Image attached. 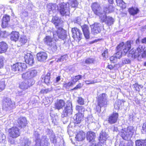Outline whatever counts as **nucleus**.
Returning a JSON list of instances; mask_svg holds the SVG:
<instances>
[{
  "label": "nucleus",
  "mask_w": 146,
  "mask_h": 146,
  "mask_svg": "<svg viewBox=\"0 0 146 146\" xmlns=\"http://www.w3.org/2000/svg\"><path fill=\"white\" fill-rule=\"evenodd\" d=\"M133 41H128L124 43L122 42L117 47V51L114 54L115 58H120L122 56H125L131 48Z\"/></svg>",
  "instance_id": "nucleus-1"
},
{
  "label": "nucleus",
  "mask_w": 146,
  "mask_h": 146,
  "mask_svg": "<svg viewBox=\"0 0 146 146\" xmlns=\"http://www.w3.org/2000/svg\"><path fill=\"white\" fill-rule=\"evenodd\" d=\"M102 22H105L108 25H111L113 24V19L111 17H106L105 13H103L100 18Z\"/></svg>",
  "instance_id": "nucleus-17"
},
{
  "label": "nucleus",
  "mask_w": 146,
  "mask_h": 146,
  "mask_svg": "<svg viewBox=\"0 0 146 146\" xmlns=\"http://www.w3.org/2000/svg\"><path fill=\"white\" fill-rule=\"evenodd\" d=\"M50 74L49 73H47L46 75L44 77V82L46 84L48 85L50 83Z\"/></svg>",
  "instance_id": "nucleus-43"
},
{
  "label": "nucleus",
  "mask_w": 146,
  "mask_h": 146,
  "mask_svg": "<svg viewBox=\"0 0 146 146\" xmlns=\"http://www.w3.org/2000/svg\"><path fill=\"white\" fill-rule=\"evenodd\" d=\"M36 56L38 61L44 62L47 59L48 55L46 52H41L37 54Z\"/></svg>",
  "instance_id": "nucleus-22"
},
{
  "label": "nucleus",
  "mask_w": 146,
  "mask_h": 146,
  "mask_svg": "<svg viewBox=\"0 0 146 146\" xmlns=\"http://www.w3.org/2000/svg\"><path fill=\"white\" fill-rule=\"evenodd\" d=\"M4 58L3 57L1 56H0V68H1L3 66V61Z\"/></svg>",
  "instance_id": "nucleus-57"
},
{
  "label": "nucleus",
  "mask_w": 146,
  "mask_h": 146,
  "mask_svg": "<svg viewBox=\"0 0 146 146\" xmlns=\"http://www.w3.org/2000/svg\"><path fill=\"white\" fill-rule=\"evenodd\" d=\"M128 56L134 58L138 57L146 58V49H143L142 46H139L136 50L132 49L130 50Z\"/></svg>",
  "instance_id": "nucleus-3"
},
{
  "label": "nucleus",
  "mask_w": 146,
  "mask_h": 146,
  "mask_svg": "<svg viewBox=\"0 0 146 146\" xmlns=\"http://www.w3.org/2000/svg\"><path fill=\"white\" fill-rule=\"evenodd\" d=\"M20 17L23 21H26L28 20L29 18L28 13L27 11H24L21 13Z\"/></svg>",
  "instance_id": "nucleus-31"
},
{
  "label": "nucleus",
  "mask_w": 146,
  "mask_h": 146,
  "mask_svg": "<svg viewBox=\"0 0 146 146\" xmlns=\"http://www.w3.org/2000/svg\"><path fill=\"white\" fill-rule=\"evenodd\" d=\"M96 134L94 132L89 131L87 133L86 138L87 140L94 145L95 143V139L96 138Z\"/></svg>",
  "instance_id": "nucleus-20"
},
{
  "label": "nucleus",
  "mask_w": 146,
  "mask_h": 146,
  "mask_svg": "<svg viewBox=\"0 0 146 146\" xmlns=\"http://www.w3.org/2000/svg\"><path fill=\"white\" fill-rule=\"evenodd\" d=\"M122 102L120 100H117L114 104V108L115 109L119 110L122 106Z\"/></svg>",
  "instance_id": "nucleus-39"
},
{
  "label": "nucleus",
  "mask_w": 146,
  "mask_h": 146,
  "mask_svg": "<svg viewBox=\"0 0 146 146\" xmlns=\"http://www.w3.org/2000/svg\"><path fill=\"white\" fill-rule=\"evenodd\" d=\"M83 114L82 113H77L74 117L75 122L77 123H80L83 118Z\"/></svg>",
  "instance_id": "nucleus-29"
},
{
  "label": "nucleus",
  "mask_w": 146,
  "mask_h": 146,
  "mask_svg": "<svg viewBox=\"0 0 146 146\" xmlns=\"http://www.w3.org/2000/svg\"><path fill=\"white\" fill-rule=\"evenodd\" d=\"M68 58V56L67 55H64L61 56V57L58 59L56 61L58 62H63L65 61Z\"/></svg>",
  "instance_id": "nucleus-47"
},
{
  "label": "nucleus",
  "mask_w": 146,
  "mask_h": 146,
  "mask_svg": "<svg viewBox=\"0 0 146 146\" xmlns=\"http://www.w3.org/2000/svg\"><path fill=\"white\" fill-rule=\"evenodd\" d=\"M85 135L84 133L82 131H80L76 135L75 138L78 141H81L85 138Z\"/></svg>",
  "instance_id": "nucleus-30"
},
{
  "label": "nucleus",
  "mask_w": 146,
  "mask_h": 146,
  "mask_svg": "<svg viewBox=\"0 0 146 146\" xmlns=\"http://www.w3.org/2000/svg\"><path fill=\"white\" fill-rule=\"evenodd\" d=\"M107 135L105 132H102L100 135V138L99 139V141L102 143H104L107 139Z\"/></svg>",
  "instance_id": "nucleus-35"
},
{
  "label": "nucleus",
  "mask_w": 146,
  "mask_h": 146,
  "mask_svg": "<svg viewBox=\"0 0 146 146\" xmlns=\"http://www.w3.org/2000/svg\"><path fill=\"white\" fill-rule=\"evenodd\" d=\"M50 137V140L52 143H54L56 142V140L54 134H52Z\"/></svg>",
  "instance_id": "nucleus-52"
},
{
  "label": "nucleus",
  "mask_w": 146,
  "mask_h": 146,
  "mask_svg": "<svg viewBox=\"0 0 146 146\" xmlns=\"http://www.w3.org/2000/svg\"><path fill=\"white\" fill-rule=\"evenodd\" d=\"M92 33L94 34L100 33L101 30L102 26L99 23H95L91 25Z\"/></svg>",
  "instance_id": "nucleus-19"
},
{
  "label": "nucleus",
  "mask_w": 146,
  "mask_h": 146,
  "mask_svg": "<svg viewBox=\"0 0 146 146\" xmlns=\"http://www.w3.org/2000/svg\"><path fill=\"white\" fill-rule=\"evenodd\" d=\"M81 19L80 17H78L76 18L74 20L75 23L80 25L81 24Z\"/></svg>",
  "instance_id": "nucleus-56"
},
{
  "label": "nucleus",
  "mask_w": 146,
  "mask_h": 146,
  "mask_svg": "<svg viewBox=\"0 0 146 146\" xmlns=\"http://www.w3.org/2000/svg\"><path fill=\"white\" fill-rule=\"evenodd\" d=\"M35 135L36 139L35 146H49V143L48 141V139L47 138V137H43L40 140L39 139V135L37 132H35Z\"/></svg>",
  "instance_id": "nucleus-7"
},
{
  "label": "nucleus",
  "mask_w": 146,
  "mask_h": 146,
  "mask_svg": "<svg viewBox=\"0 0 146 146\" xmlns=\"http://www.w3.org/2000/svg\"><path fill=\"white\" fill-rule=\"evenodd\" d=\"M76 110L78 111V113H82L83 114L85 111V109L83 106H77L76 108Z\"/></svg>",
  "instance_id": "nucleus-44"
},
{
  "label": "nucleus",
  "mask_w": 146,
  "mask_h": 146,
  "mask_svg": "<svg viewBox=\"0 0 146 146\" xmlns=\"http://www.w3.org/2000/svg\"><path fill=\"white\" fill-rule=\"evenodd\" d=\"M65 105V102L63 100H57L55 103V108L58 110H59L63 107Z\"/></svg>",
  "instance_id": "nucleus-26"
},
{
  "label": "nucleus",
  "mask_w": 146,
  "mask_h": 146,
  "mask_svg": "<svg viewBox=\"0 0 146 146\" xmlns=\"http://www.w3.org/2000/svg\"><path fill=\"white\" fill-rule=\"evenodd\" d=\"M114 10V7L111 5H110L108 7H106L104 9V12L106 13H109L113 11Z\"/></svg>",
  "instance_id": "nucleus-40"
},
{
  "label": "nucleus",
  "mask_w": 146,
  "mask_h": 146,
  "mask_svg": "<svg viewBox=\"0 0 146 146\" xmlns=\"http://www.w3.org/2000/svg\"><path fill=\"white\" fill-rule=\"evenodd\" d=\"M5 86V82L4 81H0V92L4 90Z\"/></svg>",
  "instance_id": "nucleus-50"
},
{
  "label": "nucleus",
  "mask_w": 146,
  "mask_h": 146,
  "mask_svg": "<svg viewBox=\"0 0 146 146\" xmlns=\"http://www.w3.org/2000/svg\"><path fill=\"white\" fill-rule=\"evenodd\" d=\"M118 115L117 113H113L109 116L108 121L109 123L112 124L116 123L118 117Z\"/></svg>",
  "instance_id": "nucleus-23"
},
{
  "label": "nucleus",
  "mask_w": 146,
  "mask_h": 146,
  "mask_svg": "<svg viewBox=\"0 0 146 146\" xmlns=\"http://www.w3.org/2000/svg\"><path fill=\"white\" fill-rule=\"evenodd\" d=\"M70 4L62 3L59 4L58 6V9L59 11L60 14L62 16L68 15L70 13V6L72 7H76L78 6V3L76 0L70 1Z\"/></svg>",
  "instance_id": "nucleus-2"
},
{
  "label": "nucleus",
  "mask_w": 146,
  "mask_h": 146,
  "mask_svg": "<svg viewBox=\"0 0 146 146\" xmlns=\"http://www.w3.org/2000/svg\"><path fill=\"white\" fill-rule=\"evenodd\" d=\"M54 39L56 40L58 38L64 40L66 38V32L61 27H58L56 29L51 32Z\"/></svg>",
  "instance_id": "nucleus-6"
},
{
  "label": "nucleus",
  "mask_w": 146,
  "mask_h": 146,
  "mask_svg": "<svg viewBox=\"0 0 146 146\" xmlns=\"http://www.w3.org/2000/svg\"><path fill=\"white\" fill-rule=\"evenodd\" d=\"M19 36V33L17 32H12L11 36V40L15 41H17L18 39Z\"/></svg>",
  "instance_id": "nucleus-34"
},
{
  "label": "nucleus",
  "mask_w": 146,
  "mask_h": 146,
  "mask_svg": "<svg viewBox=\"0 0 146 146\" xmlns=\"http://www.w3.org/2000/svg\"><path fill=\"white\" fill-rule=\"evenodd\" d=\"M75 84L73 82L72 80L71 81H70L69 82L66 83L64 84V87H69L74 84Z\"/></svg>",
  "instance_id": "nucleus-54"
},
{
  "label": "nucleus",
  "mask_w": 146,
  "mask_h": 146,
  "mask_svg": "<svg viewBox=\"0 0 146 146\" xmlns=\"http://www.w3.org/2000/svg\"><path fill=\"white\" fill-rule=\"evenodd\" d=\"M82 77V75H78L72 78V81L73 83L75 84V83L79 79Z\"/></svg>",
  "instance_id": "nucleus-45"
},
{
  "label": "nucleus",
  "mask_w": 146,
  "mask_h": 146,
  "mask_svg": "<svg viewBox=\"0 0 146 146\" xmlns=\"http://www.w3.org/2000/svg\"><path fill=\"white\" fill-rule=\"evenodd\" d=\"M27 68V66L25 64L17 62L13 64L11 66L12 70L17 73L22 72Z\"/></svg>",
  "instance_id": "nucleus-8"
},
{
  "label": "nucleus",
  "mask_w": 146,
  "mask_h": 146,
  "mask_svg": "<svg viewBox=\"0 0 146 146\" xmlns=\"http://www.w3.org/2000/svg\"><path fill=\"white\" fill-rule=\"evenodd\" d=\"M34 83L35 81L33 80H26L19 84V88L25 90L31 86Z\"/></svg>",
  "instance_id": "nucleus-10"
},
{
  "label": "nucleus",
  "mask_w": 146,
  "mask_h": 146,
  "mask_svg": "<svg viewBox=\"0 0 146 146\" xmlns=\"http://www.w3.org/2000/svg\"><path fill=\"white\" fill-rule=\"evenodd\" d=\"M134 131L133 127L130 126L123 129L119 132V134L124 139L127 140L131 137Z\"/></svg>",
  "instance_id": "nucleus-4"
},
{
  "label": "nucleus",
  "mask_w": 146,
  "mask_h": 146,
  "mask_svg": "<svg viewBox=\"0 0 146 146\" xmlns=\"http://www.w3.org/2000/svg\"><path fill=\"white\" fill-rule=\"evenodd\" d=\"M92 9L94 12V13L96 15L99 16L100 18V16H102L103 13L101 11V8L100 5L96 3H94L92 5Z\"/></svg>",
  "instance_id": "nucleus-12"
},
{
  "label": "nucleus",
  "mask_w": 146,
  "mask_h": 146,
  "mask_svg": "<svg viewBox=\"0 0 146 146\" xmlns=\"http://www.w3.org/2000/svg\"><path fill=\"white\" fill-rule=\"evenodd\" d=\"M29 73L30 80H33L32 78L36 76L37 74V72L36 70H32L28 71Z\"/></svg>",
  "instance_id": "nucleus-42"
},
{
  "label": "nucleus",
  "mask_w": 146,
  "mask_h": 146,
  "mask_svg": "<svg viewBox=\"0 0 146 146\" xmlns=\"http://www.w3.org/2000/svg\"><path fill=\"white\" fill-rule=\"evenodd\" d=\"M43 102L45 105H47L48 104L50 103L51 101L49 98H45V99L44 100H43Z\"/></svg>",
  "instance_id": "nucleus-59"
},
{
  "label": "nucleus",
  "mask_w": 146,
  "mask_h": 146,
  "mask_svg": "<svg viewBox=\"0 0 146 146\" xmlns=\"http://www.w3.org/2000/svg\"><path fill=\"white\" fill-rule=\"evenodd\" d=\"M10 19V17L7 15H5L3 17L1 24V26L3 28H5L7 26Z\"/></svg>",
  "instance_id": "nucleus-24"
},
{
  "label": "nucleus",
  "mask_w": 146,
  "mask_h": 146,
  "mask_svg": "<svg viewBox=\"0 0 146 146\" xmlns=\"http://www.w3.org/2000/svg\"><path fill=\"white\" fill-rule=\"evenodd\" d=\"M18 124L17 125L19 127H23L25 126L27 121L26 118L24 117H21L17 120Z\"/></svg>",
  "instance_id": "nucleus-27"
},
{
  "label": "nucleus",
  "mask_w": 146,
  "mask_h": 146,
  "mask_svg": "<svg viewBox=\"0 0 146 146\" xmlns=\"http://www.w3.org/2000/svg\"><path fill=\"white\" fill-rule=\"evenodd\" d=\"M25 93V91L23 90L22 91H19L16 94L17 95L20 96H23Z\"/></svg>",
  "instance_id": "nucleus-61"
},
{
  "label": "nucleus",
  "mask_w": 146,
  "mask_h": 146,
  "mask_svg": "<svg viewBox=\"0 0 146 146\" xmlns=\"http://www.w3.org/2000/svg\"><path fill=\"white\" fill-rule=\"evenodd\" d=\"M31 141L28 138H24L21 142V146H31Z\"/></svg>",
  "instance_id": "nucleus-32"
},
{
  "label": "nucleus",
  "mask_w": 146,
  "mask_h": 146,
  "mask_svg": "<svg viewBox=\"0 0 146 146\" xmlns=\"http://www.w3.org/2000/svg\"><path fill=\"white\" fill-rule=\"evenodd\" d=\"M44 41L45 43L51 47V48L54 52L56 51L57 47L55 43L53 42L52 39L49 36H46L44 39Z\"/></svg>",
  "instance_id": "nucleus-11"
},
{
  "label": "nucleus",
  "mask_w": 146,
  "mask_h": 146,
  "mask_svg": "<svg viewBox=\"0 0 146 146\" xmlns=\"http://www.w3.org/2000/svg\"><path fill=\"white\" fill-rule=\"evenodd\" d=\"M54 39L56 40L58 38L64 40L66 38V32L61 27H58L56 29L51 32Z\"/></svg>",
  "instance_id": "nucleus-5"
},
{
  "label": "nucleus",
  "mask_w": 146,
  "mask_h": 146,
  "mask_svg": "<svg viewBox=\"0 0 146 146\" xmlns=\"http://www.w3.org/2000/svg\"><path fill=\"white\" fill-rule=\"evenodd\" d=\"M67 103L66 106L63 110V114L65 117L72 114L73 112L71 102L70 101L68 100L67 101Z\"/></svg>",
  "instance_id": "nucleus-15"
},
{
  "label": "nucleus",
  "mask_w": 146,
  "mask_h": 146,
  "mask_svg": "<svg viewBox=\"0 0 146 146\" xmlns=\"http://www.w3.org/2000/svg\"><path fill=\"white\" fill-rule=\"evenodd\" d=\"M57 6L55 4L49 3L47 5V7L48 11L49 14H52L56 11V8Z\"/></svg>",
  "instance_id": "nucleus-25"
},
{
  "label": "nucleus",
  "mask_w": 146,
  "mask_h": 146,
  "mask_svg": "<svg viewBox=\"0 0 146 146\" xmlns=\"http://www.w3.org/2000/svg\"><path fill=\"white\" fill-rule=\"evenodd\" d=\"M141 132L143 133L146 132V122H144L143 124Z\"/></svg>",
  "instance_id": "nucleus-58"
},
{
  "label": "nucleus",
  "mask_w": 146,
  "mask_h": 146,
  "mask_svg": "<svg viewBox=\"0 0 146 146\" xmlns=\"http://www.w3.org/2000/svg\"><path fill=\"white\" fill-rule=\"evenodd\" d=\"M77 102L78 104L80 105H83L84 104V100L83 98L81 97L78 98Z\"/></svg>",
  "instance_id": "nucleus-53"
},
{
  "label": "nucleus",
  "mask_w": 146,
  "mask_h": 146,
  "mask_svg": "<svg viewBox=\"0 0 146 146\" xmlns=\"http://www.w3.org/2000/svg\"><path fill=\"white\" fill-rule=\"evenodd\" d=\"M136 146H146V139L137 140L135 141Z\"/></svg>",
  "instance_id": "nucleus-37"
},
{
  "label": "nucleus",
  "mask_w": 146,
  "mask_h": 146,
  "mask_svg": "<svg viewBox=\"0 0 146 146\" xmlns=\"http://www.w3.org/2000/svg\"><path fill=\"white\" fill-rule=\"evenodd\" d=\"M117 5L122 8H125L126 7V4L122 0H116Z\"/></svg>",
  "instance_id": "nucleus-38"
},
{
  "label": "nucleus",
  "mask_w": 146,
  "mask_h": 146,
  "mask_svg": "<svg viewBox=\"0 0 146 146\" xmlns=\"http://www.w3.org/2000/svg\"><path fill=\"white\" fill-rule=\"evenodd\" d=\"M81 27L85 38L86 40L89 39L90 38V34L89 27L86 24L83 25Z\"/></svg>",
  "instance_id": "nucleus-21"
},
{
  "label": "nucleus",
  "mask_w": 146,
  "mask_h": 146,
  "mask_svg": "<svg viewBox=\"0 0 146 146\" xmlns=\"http://www.w3.org/2000/svg\"><path fill=\"white\" fill-rule=\"evenodd\" d=\"M139 10V9L137 7H132L129 8V13L131 15H134L137 14Z\"/></svg>",
  "instance_id": "nucleus-33"
},
{
  "label": "nucleus",
  "mask_w": 146,
  "mask_h": 146,
  "mask_svg": "<svg viewBox=\"0 0 146 146\" xmlns=\"http://www.w3.org/2000/svg\"><path fill=\"white\" fill-rule=\"evenodd\" d=\"M8 48V45L5 42H0V53L5 52Z\"/></svg>",
  "instance_id": "nucleus-28"
},
{
  "label": "nucleus",
  "mask_w": 146,
  "mask_h": 146,
  "mask_svg": "<svg viewBox=\"0 0 146 146\" xmlns=\"http://www.w3.org/2000/svg\"><path fill=\"white\" fill-rule=\"evenodd\" d=\"M24 58L25 62L30 65H32L34 62V58L33 55L29 52H25Z\"/></svg>",
  "instance_id": "nucleus-16"
},
{
  "label": "nucleus",
  "mask_w": 146,
  "mask_h": 146,
  "mask_svg": "<svg viewBox=\"0 0 146 146\" xmlns=\"http://www.w3.org/2000/svg\"><path fill=\"white\" fill-rule=\"evenodd\" d=\"M29 73H28V71L26 72H25L22 75V77L23 78L25 79H27L28 80H30V77Z\"/></svg>",
  "instance_id": "nucleus-51"
},
{
  "label": "nucleus",
  "mask_w": 146,
  "mask_h": 146,
  "mask_svg": "<svg viewBox=\"0 0 146 146\" xmlns=\"http://www.w3.org/2000/svg\"><path fill=\"white\" fill-rule=\"evenodd\" d=\"M52 21L56 26V28L58 27V26L61 22L60 19L56 16L52 18Z\"/></svg>",
  "instance_id": "nucleus-36"
},
{
  "label": "nucleus",
  "mask_w": 146,
  "mask_h": 146,
  "mask_svg": "<svg viewBox=\"0 0 146 146\" xmlns=\"http://www.w3.org/2000/svg\"><path fill=\"white\" fill-rule=\"evenodd\" d=\"M27 39L25 36H21L19 40V42L21 45H22L25 44L27 42Z\"/></svg>",
  "instance_id": "nucleus-41"
},
{
  "label": "nucleus",
  "mask_w": 146,
  "mask_h": 146,
  "mask_svg": "<svg viewBox=\"0 0 146 146\" xmlns=\"http://www.w3.org/2000/svg\"><path fill=\"white\" fill-rule=\"evenodd\" d=\"M94 61L95 60L93 58H89L86 60L85 63L87 64H90L93 63Z\"/></svg>",
  "instance_id": "nucleus-49"
},
{
  "label": "nucleus",
  "mask_w": 146,
  "mask_h": 146,
  "mask_svg": "<svg viewBox=\"0 0 146 146\" xmlns=\"http://www.w3.org/2000/svg\"><path fill=\"white\" fill-rule=\"evenodd\" d=\"M50 91V90L48 89H42L40 91V93L43 94H46Z\"/></svg>",
  "instance_id": "nucleus-55"
},
{
  "label": "nucleus",
  "mask_w": 146,
  "mask_h": 146,
  "mask_svg": "<svg viewBox=\"0 0 146 146\" xmlns=\"http://www.w3.org/2000/svg\"><path fill=\"white\" fill-rule=\"evenodd\" d=\"M130 62V60L128 58H125L122 61L123 64H127L129 63Z\"/></svg>",
  "instance_id": "nucleus-62"
},
{
  "label": "nucleus",
  "mask_w": 146,
  "mask_h": 146,
  "mask_svg": "<svg viewBox=\"0 0 146 146\" xmlns=\"http://www.w3.org/2000/svg\"><path fill=\"white\" fill-rule=\"evenodd\" d=\"M14 138L12 137H11L8 138V141L11 144H13L14 143Z\"/></svg>",
  "instance_id": "nucleus-63"
},
{
  "label": "nucleus",
  "mask_w": 146,
  "mask_h": 146,
  "mask_svg": "<svg viewBox=\"0 0 146 146\" xmlns=\"http://www.w3.org/2000/svg\"><path fill=\"white\" fill-rule=\"evenodd\" d=\"M107 97L105 94H100L98 96V105L100 108L102 107H106L107 105Z\"/></svg>",
  "instance_id": "nucleus-9"
},
{
  "label": "nucleus",
  "mask_w": 146,
  "mask_h": 146,
  "mask_svg": "<svg viewBox=\"0 0 146 146\" xmlns=\"http://www.w3.org/2000/svg\"><path fill=\"white\" fill-rule=\"evenodd\" d=\"M115 56H111L110 58V60L111 62L114 63V60L115 59Z\"/></svg>",
  "instance_id": "nucleus-64"
},
{
  "label": "nucleus",
  "mask_w": 146,
  "mask_h": 146,
  "mask_svg": "<svg viewBox=\"0 0 146 146\" xmlns=\"http://www.w3.org/2000/svg\"><path fill=\"white\" fill-rule=\"evenodd\" d=\"M86 84L87 85H89L90 84H94L96 82L94 80H86L85 81Z\"/></svg>",
  "instance_id": "nucleus-60"
},
{
  "label": "nucleus",
  "mask_w": 146,
  "mask_h": 146,
  "mask_svg": "<svg viewBox=\"0 0 146 146\" xmlns=\"http://www.w3.org/2000/svg\"><path fill=\"white\" fill-rule=\"evenodd\" d=\"M133 87L135 88V90L139 92L140 89H141L143 86L138 84L137 83H136L133 85Z\"/></svg>",
  "instance_id": "nucleus-46"
},
{
  "label": "nucleus",
  "mask_w": 146,
  "mask_h": 146,
  "mask_svg": "<svg viewBox=\"0 0 146 146\" xmlns=\"http://www.w3.org/2000/svg\"><path fill=\"white\" fill-rule=\"evenodd\" d=\"M9 135L10 137L16 138L20 135L19 129L17 127H13L8 130Z\"/></svg>",
  "instance_id": "nucleus-13"
},
{
  "label": "nucleus",
  "mask_w": 146,
  "mask_h": 146,
  "mask_svg": "<svg viewBox=\"0 0 146 146\" xmlns=\"http://www.w3.org/2000/svg\"><path fill=\"white\" fill-rule=\"evenodd\" d=\"M72 37L74 39H77L80 41L82 38V34L80 30L76 28L72 29Z\"/></svg>",
  "instance_id": "nucleus-14"
},
{
  "label": "nucleus",
  "mask_w": 146,
  "mask_h": 146,
  "mask_svg": "<svg viewBox=\"0 0 146 146\" xmlns=\"http://www.w3.org/2000/svg\"><path fill=\"white\" fill-rule=\"evenodd\" d=\"M15 107V103L14 102L11 101L9 98H5L3 101V108L5 109L6 108H13Z\"/></svg>",
  "instance_id": "nucleus-18"
},
{
  "label": "nucleus",
  "mask_w": 146,
  "mask_h": 146,
  "mask_svg": "<svg viewBox=\"0 0 146 146\" xmlns=\"http://www.w3.org/2000/svg\"><path fill=\"white\" fill-rule=\"evenodd\" d=\"M102 56L103 57L104 60H106L108 58V49H106L104 50V52L102 54Z\"/></svg>",
  "instance_id": "nucleus-48"
}]
</instances>
